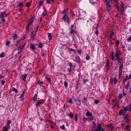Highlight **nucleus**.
Masks as SVG:
<instances>
[{
    "label": "nucleus",
    "mask_w": 131,
    "mask_h": 131,
    "mask_svg": "<svg viewBox=\"0 0 131 131\" xmlns=\"http://www.w3.org/2000/svg\"><path fill=\"white\" fill-rule=\"evenodd\" d=\"M75 120L76 121H78L77 115V114H76L75 115Z\"/></svg>",
    "instance_id": "nucleus-55"
},
{
    "label": "nucleus",
    "mask_w": 131,
    "mask_h": 131,
    "mask_svg": "<svg viewBox=\"0 0 131 131\" xmlns=\"http://www.w3.org/2000/svg\"><path fill=\"white\" fill-rule=\"evenodd\" d=\"M71 34H74L75 33V31L73 29H71Z\"/></svg>",
    "instance_id": "nucleus-50"
},
{
    "label": "nucleus",
    "mask_w": 131,
    "mask_h": 131,
    "mask_svg": "<svg viewBox=\"0 0 131 131\" xmlns=\"http://www.w3.org/2000/svg\"><path fill=\"white\" fill-rule=\"evenodd\" d=\"M46 79L49 82L50 84H52V83L51 82V80L50 78L47 77L46 78Z\"/></svg>",
    "instance_id": "nucleus-25"
},
{
    "label": "nucleus",
    "mask_w": 131,
    "mask_h": 131,
    "mask_svg": "<svg viewBox=\"0 0 131 131\" xmlns=\"http://www.w3.org/2000/svg\"><path fill=\"white\" fill-rule=\"evenodd\" d=\"M106 8L107 10L108 11H110L112 8V6L111 5H106Z\"/></svg>",
    "instance_id": "nucleus-8"
},
{
    "label": "nucleus",
    "mask_w": 131,
    "mask_h": 131,
    "mask_svg": "<svg viewBox=\"0 0 131 131\" xmlns=\"http://www.w3.org/2000/svg\"><path fill=\"white\" fill-rule=\"evenodd\" d=\"M86 115L87 117L93 116L92 114L88 111L87 112L86 114Z\"/></svg>",
    "instance_id": "nucleus-13"
},
{
    "label": "nucleus",
    "mask_w": 131,
    "mask_h": 131,
    "mask_svg": "<svg viewBox=\"0 0 131 131\" xmlns=\"http://www.w3.org/2000/svg\"><path fill=\"white\" fill-rule=\"evenodd\" d=\"M118 102L119 101L117 100H112V104L115 106L118 103Z\"/></svg>",
    "instance_id": "nucleus-7"
},
{
    "label": "nucleus",
    "mask_w": 131,
    "mask_h": 131,
    "mask_svg": "<svg viewBox=\"0 0 131 131\" xmlns=\"http://www.w3.org/2000/svg\"><path fill=\"white\" fill-rule=\"evenodd\" d=\"M37 84H39V85H41L43 84V81L40 82L39 81L37 82Z\"/></svg>",
    "instance_id": "nucleus-47"
},
{
    "label": "nucleus",
    "mask_w": 131,
    "mask_h": 131,
    "mask_svg": "<svg viewBox=\"0 0 131 131\" xmlns=\"http://www.w3.org/2000/svg\"><path fill=\"white\" fill-rule=\"evenodd\" d=\"M126 127V130H128V131H129V130H130L129 129V126L128 125H127L125 127Z\"/></svg>",
    "instance_id": "nucleus-36"
},
{
    "label": "nucleus",
    "mask_w": 131,
    "mask_h": 131,
    "mask_svg": "<svg viewBox=\"0 0 131 131\" xmlns=\"http://www.w3.org/2000/svg\"><path fill=\"white\" fill-rule=\"evenodd\" d=\"M128 78L129 79H131V75L130 74L129 75L128 77Z\"/></svg>",
    "instance_id": "nucleus-64"
},
{
    "label": "nucleus",
    "mask_w": 131,
    "mask_h": 131,
    "mask_svg": "<svg viewBox=\"0 0 131 131\" xmlns=\"http://www.w3.org/2000/svg\"><path fill=\"white\" fill-rule=\"evenodd\" d=\"M109 63L108 62H107L106 63V66L107 67V68L108 69L109 68Z\"/></svg>",
    "instance_id": "nucleus-54"
},
{
    "label": "nucleus",
    "mask_w": 131,
    "mask_h": 131,
    "mask_svg": "<svg viewBox=\"0 0 131 131\" xmlns=\"http://www.w3.org/2000/svg\"><path fill=\"white\" fill-rule=\"evenodd\" d=\"M93 131H105V130L102 127L101 125L99 124L96 128Z\"/></svg>",
    "instance_id": "nucleus-4"
},
{
    "label": "nucleus",
    "mask_w": 131,
    "mask_h": 131,
    "mask_svg": "<svg viewBox=\"0 0 131 131\" xmlns=\"http://www.w3.org/2000/svg\"><path fill=\"white\" fill-rule=\"evenodd\" d=\"M69 50L70 51L75 52V50L72 48H69Z\"/></svg>",
    "instance_id": "nucleus-34"
},
{
    "label": "nucleus",
    "mask_w": 131,
    "mask_h": 131,
    "mask_svg": "<svg viewBox=\"0 0 131 131\" xmlns=\"http://www.w3.org/2000/svg\"><path fill=\"white\" fill-rule=\"evenodd\" d=\"M47 14V12L46 11L44 10L43 13H42V16L43 17H44L45 15H46Z\"/></svg>",
    "instance_id": "nucleus-27"
},
{
    "label": "nucleus",
    "mask_w": 131,
    "mask_h": 131,
    "mask_svg": "<svg viewBox=\"0 0 131 131\" xmlns=\"http://www.w3.org/2000/svg\"><path fill=\"white\" fill-rule=\"evenodd\" d=\"M26 92V91L25 90H24L23 91V92L22 94L20 96V97L21 99H23V95Z\"/></svg>",
    "instance_id": "nucleus-20"
},
{
    "label": "nucleus",
    "mask_w": 131,
    "mask_h": 131,
    "mask_svg": "<svg viewBox=\"0 0 131 131\" xmlns=\"http://www.w3.org/2000/svg\"><path fill=\"white\" fill-rule=\"evenodd\" d=\"M87 99L86 97H84L83 99V100L84 101H86L87 100Z\"/></svg>",
    "instance_id": "nucleus-62"
},
{
    "label": "nucleus",
    "mask_w": 131,
    "mask_h": 131,
    "mask_svg": "<svg viewBox=\"0 0 131 131\" xmlns=\"http://www.w3.org/2000/svg\"><path fill=\"white\" fill-rule=\"evenodd\" d=\"M17 37V35L16 34H15L13 36V39L14 40H16Z\"/></svg>",
    "instance_id": "nucleus-37"
},
{
    "label": "nucleus",
    "mask_w": 131,
    "mask_h": 131,
    "mask_svg": "<svg viewBox=\"0 0 131 131\" xmlns=\"http://www.w3.org/2000/svg\"><path fill=\"white\" fill-rule=\"evenodd\" d=\"M117 79L116 77H115L114 79V82L115 84H116L117 83Z\"/></svg>",
    "instance_id": "nucleus-29"
},
{
    "label": "nucleus",
    "mask_w": 131,
    "mask_h": 131,
    "mask_svg": "<svg viewBox=\"0 0 131 131\" xmlns=\"http://www.w3.org/2000/svg\"><path fill=\"white\" fill-rule=\"evenodd\" d=\"M83 120L85 122L87 120H88V119L87 117L86 118L85 117H84L83 118Z\"/></svg>",
    "instance_id": "nucleus-46"
},
{
    "label": "nucleus",
    "mask_w": 131,
    "mask_h": 131,
    "mask_svg": "<svg viewBox=\"0 0 131 131\" xmlns=\"http://www.w3.org/2000/svg\"><path fill=\"white\" fill-rule=\"evenodd\" d=\"M94 102H95V104H97L99 102V101H98L96 100H95L94 101Z\"/></svg>",
    "instance_id": "nucleus-57"
},
{
    "label": "nucleus",
    "mask_w": 131,
    "mask_h": 131,
    "mask_svg": "<svg viewBox=\"0 0 131 131\" xmlns=\"http://www.w3.org/2000/svg\"><path fill=\"white\" fill-rule=\"evenodd\" d=\"M130 110V107H128L126 106L124 108L123 110H120L119 112V114L121 115L123 114L124 115L127 112L128 110Z\"/></svg>",
    "instance_id": "nucleus-1"
},
{
    "label": "nucleus",
    "mask_w": 131,
    "mask_h": 131,
    "mask_svg": "<svg viewBox=\"0 0 131 131\" xmlns=\"http://www.w3.org/2000/svg\"><path fill=\"white\" fill-rule=\"evenodd\" d=\"M22 7H20V8H19V11L20 12H21V11L22 10Z\"/></svg>",
    "instance_id": "nucleus-63"
},
{
    "label": "nucleus",
    "mask_w": 131,
    "mask_h": 131,
    "mask_svg": "<svg viewBox=\"0 0 131 131\" xmlns=\"http://www.w3.org/2000/svg\"><path fill=\"white\" fill-rule=\"evenodd\" d=\"M37 98V94H35L34 95V96L33 97V100H36Z\"/></svg>",
    "instance_id": "nucleus-24"
},
{
    "label": "nucleus",
    "mask_w": 131,
    "mask_h": 131,
    "mask_svg": "<svg viewBox=\"0 0 131 131\" xmlns=\"http://www.w3.org/2000/svg\"><path fill=\"white\" fill-rule=\"evenodd\" d=\"M46 2L48 4H50L51 2V1L50 0H46Z\"/></svg>",
    "instance_id": "nucleus-48"
},
{
    "label": "nucleus",
    "mask_w": 131,
    "mask_h": 131,
    "mask_svg": "<svg viewBox=\"0 0 131 131\" xmlns=\"http://www.w3.org/2000/svg\"><path fill=\"white\" fill-rule=\"evenodd\" d=\"M42 104V103L41 102H37L36 104V106L37 107L40 104Z\"/></svg>",
    "instance_id": "nucleus-28"
},
{
    "label": "nucleus",
    "mask_w": 131,
    "mask_h": 131,
    "mask_svg": "<svg viewBox=\"0 0 131 131\" xmlns=\"http://www.w3.org/2000/svg\"><path fill=\"white\" fill-rule=\"evenodd\" d=\"M24 47V45H23L22 46L19 47L18 48V50L19 51L18 53H21Z\"/></svg>",
    "instance_id": "nucleus-5"
},
{
    "label": "nucleus",
    "mask_w": 131,
    "mask_h": 131,
    "mask_svg": "<svg viewBox=\"0 0 131 131\" xmlns=\"http://www.w3.org/2000/svg\"><path fill=\"white\" fill-rule=\"evenodd\" d=\"M13 91L16 93H17V90L16 89L14 88H12Z\"/></svg>",
    "instance_id": "nucleus-43"
},
{
    "label": "nucleus",
    "mask_w": 131,
    "mask_h": 131,
    "mask_svg": "<svg viewBox=\"0 0 131 131\" xmlns=\"http://www.w3.org/2000/svg\"><path fill=\"white\" fill-rule=\"evenodd\" d=\"M129 79V78H128V76H126V78H124V80L125 81H126L127 80H128Z\"/></svg>",
    "instance_id": "nucleus-42"
},
{
    "label": "nucleus",
    "mask_w": 131,
    "mask_h": 131,
    "mask_svg": "<svg viewBox=\"0 0 131 131\" xmlns=\"http://www.w3.org/2000/svg\"><path fill=\"white\" fill-rule=\"evenodd\" d=\"M1 19H2V22L3 23V25H4L5 24V19L4 18H1Z\"/></svg>",
    "instance_id": "nucleus-33"
},
{
    "label": "nucleus",
    "mask_w": 131,
    "mask_h": 131,
    "mask_svg": "<svg viewBox=\"0 0 131 131\" xmlns=\"http://www.w3.org/2000/svg\"><path fill=\"white\" fill-rule=\"evenodd\" d=\"M88 120L89 121H90L92 120L93 118L94 117L93 116H90L87 117Z\"/></svg>",
    "instance_id": "nucleus-17"
},
{
    "label": "nucleus",
    "mask_w": 131,
    "mask_h": 131,
    "mask_svg": "<svg viewBox=\"0 0 131 131\" xmlns=\"http://www.w3.org/2000/svg\"><path fill=\"white\" fill-rule=\"evenodd\" d=\"M33 22V20L32 19H31L29 21V23L27 24V28L28 29L29 26L32 25Z\"/></svg>",
    "instance_id": "nucleus-11"
},
{
    "label": "nucleus",
    "mask_w": 131,
    "mask_h": 131,
    "mask_svg": "<svg viewBox=\"0 0 131 131\" xmlns=\"http://www.w3.org/2000/svg\"><path fill=\"white\" fill-rule=\"evenodd\" d=\"M5 54L4 53H2L0 54V57L1 58H2L4 56Z\"/></svg>",
    "instance_id": "nucleus-38"
},
{
    "label": "nucleus",
    "mask_w": 131,
    "mask_h": 131,
    "mask_svg": "<svg viewBox=\"0 0 131 131\" xmlns=\"http://www.w3.org/2000/svg\"><path fill=\"white\" fill-rule=\"evenodd\" d=\"M120 52L119 51H117L116 52L115 54V58L118 61V63L119 65H121V59L119 56Z\"/></svg>",
    "instance_id": "nucleus-2"
},
{
    "label": "nucleus",
    "mask_w": 131,
    "mask_h": 131,
    "mask_svg": "<svg viewBox=\"0 0 131 131\" xmlns=\"http://www.w3.org/2000/svg\"><path fill=\"white\" fill-rule=\"evenodd\" d=\"M90 56H89L88 55H87L86 58V59L87 60H88L90 59Z\"/></svg>",
    "instance_id": "nucleus-41"
},
{
    "label": "nucleus",
    "mask_w": 131,
    "mask_h": 131,
    "mask_svg": "<svg viewBox=\"0 0 131 131\" xmlns=\"http://www.w3.org/2000/svg\"><path fill=\"white\" fill-rule=\"evenodd\" d=\"M81 60L80 58L78 56H76L74 60V61L78 62H81Z\"/></svg>",
    "instance_id": "nucleus-9"
},
{
    "label": "nucleus",
    "mask_w": 131,
    "mask_h": 131,
    "mask_svg": "<svg viewBox=\"0 0 131 131\" xmlns=\"http://www.w3.org/2000/svg\"><path fill=\"white\" fill-rule=\"evenodd\" d=\"M122 68H119V72L120 73H122Z\"/></svg>",
    "instance_id": "nucleus-51"
},
{
    "label": "nucleus",
    "mask_w": 131,
    "mask_h": 131,
    "mask_svg": "<svg viewBox=\"0 0 131 131\" xmlns=\"http://www.w3.org/2000/svg\"><path fill=\"white\" fill-rule=\"evenodd\" d=\"M116 43L117 45H118L119 44L120 42L118 40L116 41Z\"/></svg>",
    "instance_id": "nucleus-53"
},
{
    "label": "nucleus",
    "mask_w": 131,
    "mask_h": 131,
    "mask_svg": "<svg viewBox=\"0 0 131 131\" xmlns=\"http://www.w3.org/2000/svg\"><path fill=\"white\" fill-rule=\"evenodd\" d=\"M21 77L22 79L24 81H25V79L27 77V75L26 74H25L24 75H22Z\"/></svg>",
    "instance_id": "nucleus-16"
},
{
    "label": "nucleus",
    "mask_w": 131,
    "mask_h": 131,
    "mask_svg": "<svg viewBox=\"0 0 131 131\" xmlns=\"http://www.w3.org/2000/svg\"><path fill=\"white\" fill-rule=\"evenodd\" d=\"M61 128L63 129V130H65V126L64 125H62L60 127Z\"/></svg>",
    "instance_id": "nucleus-45"
},
{
    "label": "nucleus",
    "mask_w": 131,
    "mask_h": 131,
    "mask_svg": "<svg viewBox=\"0 0 131 131\" xmlns=\"http://www.w3.org/2000/svg\"><path fill=\"white\" fill-rule=\"evenodd\" d=\"M10 42L9 41H8L6 43V45L7 46H8L10 44Z\"/></svg>",
    "instance_id": "nucleus-56"
},
{
    "label": "nucleus",
    "mask_w": 131,
    "mask_h": 131,
    "mask_svg": "<svg viewBox=\"0 0 131 131\" xmlns=\"http://www.w3.org/2000/svg\"><path fill=\"white\" fill-rule=\"evenodd\" d=\"M107 126L108 128H110L111 129L113 128V127L111 124L108 125Z\"/></svg>",
    "instance_id": "nucleus-31"
},
{
    "label": "nucleus",
    "mask_w": 131,
    "mask_h": 131,
    "mask_svg": "<svg viewBox=\"0 0 131 131\" xmlns=\"http://www.w3.org/2000/svg\"><path fill=\"white\" fill-rule=\"evenodd\" d=\"M69 115L70 117L72 118L73 117V113L72 112H70L69 113Z\"/></svg>",
    "instance_id": "nucleus-26"
},
{
    "label": "nucleus",
    "mask_w": 131,
    "mask_h": 131,
    "mask_svg": "<svg viewBox=\"0 0 131 131\" xmlns=\"http://www.w3.org/2000/svg\"><path fill=\"white\" fill-rule=\"evenodd\" d=\"M19 5L20 6V7H23L24 6V5L22 3H19Z\"/></svg>",
    "instance_id": "nucleus-49"
},
{
    "label": "nucleus",
    "mask_w": 131,
    "mask_h": 131,
    "mask_svg": "<svg viewBox=\"0 0 131 131\" xmlns=\"http://www.w3.org/2000/svg\"><path fill=\"white\" fill-rule=\"evenodd\" d=\"M64 86L66 87H67V86L68 84L67 83V82L65 81L64 82Z\"/></svg>",
    "instance_id": "nucleus-52"
},
{
    "label": "nucleus",
    "mask_w": 131,
    "mask_h": 131,
    "mask_svg": "<svg viewBox=\"0 0 131 131\" xmlns=\"http://www.w3.org/2000/svg\"><path fill=\"white\" fill-rule=\"evenodd\" d=\"M30 47L31 49L33 50H35V45L33 44H30Z\"/></svg>",
    "instance_id": "nucleus-21"
},
{
    "label": "nucleus",
    "mask_w": 131,
    "mask_h": 131,
    "mask_svg": "<svg viewBox=\"0 0 131 131\" xmlns=\"http://www.w3.org/2000/svg\"><path fill=\"white\" fill-rule=\"evenodd\" d=\"M68 71H69V74L70 73V72L71 71V68H70V69H69L68 70Z\"/></svg>",
    "instance_id": "nucleus-61"
},
{
    "label": "nucleus",
    "mask_w": 131,
    "mask_h": 131,
    "mask_svg": "<svg viewBox=\"0 0 131 131\" xmlns=\"http://www.w3.org/2000/svg\"><path fill=\"white\" fill-rule=\"evenodd\" d=\"M43 46V45L41 42H40L39 44L38 47L40 48H41Z\"/></svg>",
    "instance_id": "nucleus-32"
},
{
    "label": "nucleus",
    "mask_w": 131,
    "mask_h": 131,
    "mask_svg": "<svg viewBox=\"0 0 131 131\" xmlns=\"http://www.w3.org/2000/svg\"><path fill=\"white\" fill-rule=\"evenodd\" d=\"M123 96L122 94H119L118 95V97L119 98L121 99L122 98Z\"/></svg>",
    "instance_id": "nucleus-39"
},
{
    "label": "nucleus",
    "mask_w": 131,
    "mask_h": 131,
    "mask_svg": "<svg viewBox=\"0 0 131 131\" xmlns=\"http://www.w3.org/2000/svg\"><path fill=\"white\" fill-rule=\"evenodd\" d=\"M30 5V4L29 2H27L26 3V6L27 7H29Z\"/></svg>",
    "instance_id": "nucleus-44"
},
{
    "label": "nucleus",
    "mask_w": 131,
    "mask_h": 131,
    "mask_svg": "<svg viewBox=\"0 0 131 131\" xmlns=\"http://www.w3.org/2000/svg\"><path fill=\"white\" fill-rule=\"evenodd\" d=\"M123 96H125L126 94L125 92H123Z\"/></svg>",
    "instance_id": "nucleus-60"
},
{
    "label": "nucleus",
    "mask_w": 131,
    "mask_h": 131,
    "mask_svg": "<svg viewBox=\"0 0 131 131\" xmlns=\"http://www.w3.org/2000/svg\"><path fill=\"white\" fill-rule=\"evenodd\" d=\"M68 12L67 9H65L64 10V13L65 15L62 18V19H64L65 22L68 21L69 20V18L68 17L67 15Z\"/></svg>",
    "instance_id": "nucleus-3"
},
{
    "label": "nucleus",
    "mask_w": 131,
    "mask_h": 131,
    "mask_svg": "<svg viewBox=\"0 0 131 131\" xmlns=\"http://www.w3.org/2000/svg\"><path fill=\"white\" fill-rule=\"evenodd\" d=\"M74 101L76 102L77 104L79 105H80L81 104V101L79 99H74Z\"/></svg>",
    "instance_id": "nucleus-10"
},
{
    "label": "nucleus",
    "mask_w": 131,
    "mask_h": 131,
    "mask_svg": "<svg viewBox=\"0 0 131 131\" xmlns=\"http://www.w3.org/2000/svg\"><path fill=\"white\" fill-rule=\"evenodd\" d=\"M10 129V128L7 126H5L3 129V131H8V130Z\"/></svg>",
    "instance_id": "nucleus-15"
},
{
    "label": "nucleus",
    "mask_w": 131,
    "mask_h": 131,
    "mask_svg": "<svg viewBox=\"0 0 131 131\" xmlns=\"http://www.w3.org/2000/svg\"><path fill=\"white\" fill-rule=\"evenodd\" d=\"M48 36L49 38V40H50L52 38L51 37V34L50 33H49L48 34Z\"/></svg>",
    "instance_id": "nucleus-30"
},
{
    "label": "nucleus",
    "mask_w": 131,
    "mask_h": 131,
    "mask_svg": "<svg viewBox=\"0 0 131 131\" xmlns=\"http://www.w3.org/2000/svg\"><path fill=\"white\" fill-rule=\"evenodd\" d=\"M43 3V2L42 1H41L39 3V5L40 6H41L42 5Z\"/></svg>",
    "instance_id": "nucleus-58"
},
{
    "label": "nucleus",
    "mask_w": 131,
    "mask_h": 131,
    "mask_svg": "<svg viewBox=\"0 0 131 131\" xmlns=\"http://www.w3.org/2000/svg\"><path fill=\"white\" fill-rule=\"evenodd\" d=\"M7 16L6 14L5 13L1 12L0 13V18H4L6 17Z\"/></svg>",
    "instance_id": "nucleus-6"
},
{
    "label": "nucleus",
    "mask_w": 131,
    "mask_h": 131,
    "mask_svg": "<svg viewBox=\"0 0 131 131\" xmlns=\"http://www.w3.org/2000/svg\"><path fill=\"white\" fill-rule=\"evenodd\" d=\"M69 66L70 68H71L72 66V64L71 62H70L69 64Z\"/></svg>",
    "instance_id": "nucleus-59"
},
{
    "label": "nucleus",
    "mask_w": 131,
    "mask_h": 131,
    "mask_svg": "<svg viewBox=\"0 0 131 131\" xmlns=\"http://www.w3.org/2000/svg\"><path fill=\"white\" fill-rule=\"evenodd\" d=\"M68 102L70 104H72L73 103V102L71 99H70L68 101Z\"/></svg>",
    "instance_id": "nucleus-35"
},
{
    "label": "nucleus",
    "mask_w": 131,
    "mask_h": 131,
    "mask_svg": "<svg viewBox=\"0 0 131 131\" xmlns=\"http://www.w3.org/2000/svg\"><path fill=\"white\" fill-rule=\"evenodd\" d=\"M120 9L122 11V12H123L124 10V5L123 4L121 3V4L120 6Z\"/></svg>",
    "instance_id": "nucleus-22"
},
{
    "label": "nucleus",
    "mask_w": 131,
    "mask_h": 131,
    "mask_svg": "<svg viewBox=\"0 0 131 131\" xmlns=\"http://www.w3.org/2000/svg\"><path fill=\"white\" fill-rule=\"evenodd\" d=\"M124 119L127 122H128V116L126 115H124Z\"/></svg>",
    "instance_id": "nucleus-14"
},
{
    "label": "nucleus",
    "mask_w": 131,
    "mask_h": 131,
    "mask_svg": "<svg viewBox=\"0 0 131 131\" xmlns=\"http://www.w3.org/2000/svg\"><path fill=\"white\" fill-rule=\"evenodd\" d=\"M127 85H126V86H125V88L128 89H129V82H127Z\"/></svg>",
    "instance_id": "nucleus-23"
},
{
    "label": "nucleus",
    "mask_w": 131,
    "mask_h": 131,
    "mask_svg": "<svg viewBox=\"0 0 131 131\" xmlns=\"http://www.w3.org/2000/svg\"><path fill=\"white\" fill-rule=\"evenodd\" d=\"M118 0H115V2L116 3V6L117 8L118 9H119V8L118 6L117 5L118 4Z\"/></svg>",
    "instance_id": "nucleus-40"
},
{
    "label": "nucleus",
    "mask_w": 131,
    "mask_h": 131,
    "mask_svg": "<svg viewBox=\"0 0 131 131\" xmlns=\"http://www.w3.org/2000/svg\"><path fill=\"white\" fill-rule=\"evenodd\" d=\"M106 5H111L112 0H106Z\"/></svg>",
    "instance_id": "nucleus-12"
},
{
    "label": "nucleus",
    "mask_w": 131,
    "mask_h": 131,
    "mask_svg": "<svg viewBox=\"0 0 131 131\" xmlns=\"http://www.w3.org/2000/svg\"><path fill=\"white\" fill-rule=\"evenodd\" d=\"M114 54V53L113 52H112L111 53V59L112 60L114 61L115 60V58H114V57L113 56V55Z\"/></svg>",
    "instance_id": "nucleus-19"
},
{
    "label": "nucleus",
    "mask_w": 131,
    "mask_h": 131,
    "mask_svg": "<svg viewBox=\"0 0 131 131\" xmlns=\"http://www.w3.org/2000/svg\"><path fill=\"white\" fill-rule=\"evenodd\" d=\"M11 121L10 120H9L7 122V124H6V126L10 128V124L11 123Z\"/></svg>",
    "instance_id": "nucleus-18"
}]
</instances>
